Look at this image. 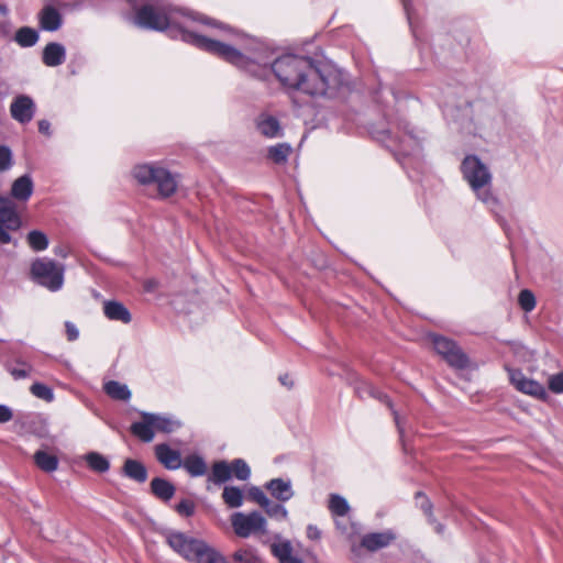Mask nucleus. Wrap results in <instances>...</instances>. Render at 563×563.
Here are the masks:
<instances>
[{
  "instance_id": "nucleus-1",
  "label": "nucleus",
  "mask_w": 563,
  "mask_h": 563,
  "mask_svg": "<svg viewBox=\"0 0 563 563\" xmlns=\"http://www.w3.org/2000/svg\"><path fill=\"white\" fill-rule=\"evenodd\" d=\"M134 22L143 29L167 31L170 37L211 53L256 78L274 75L287 91L333 96L344 81L343 73L332 65H317L310 57L295 54L275 57L274 51L255 38L164 2L142 5Z\"/></svg>"
},
{
  "instance_id": "nucleus-2",
  "label": "nucleus",
  "mask_w": 563,
  "mask_h": 563,
  "mask_svg": "<svg viewBox=\"0 0 563 563\" xmlns=\"http://www.w3.org/2000/svg\"><path fill=\"white\" fill-rule=\"evenodd\" d=\"M167 543L185 560L194 563H229L227 558L206 541L183 532H170Z\"/></svg>"
},
{
  "instance_id": "nucleus-3",
  "label": "nucleus",
  "mask_w": 563,
  "mask_h": 563,
  "mask_svg": "<svg viewBox=\"0 0 563 563\" xmlns=\"http://www.w3.org/2000/svg\"><path fill=\"white\" fill-rule=\"evenodd\" d=\"M461 170L478 200L495 210L498 200L490 190L492 174L488 167L476 155H467L462 162Z\"/></svg>"
},
{
  "instance_id": "nucleus-4",
  "label": "nucleus",
  "mask_w": 563,
  "mask_h": 563,
  "mask_svg": "<svg viewBox=\"0 0 563 563\" xmlns=\"http://www.w3.org/2000/svg\"><path fill=\"white\" fill-rule=\"evenodd\" d=\"M133 177L144 186L155 185L161 198H168L175 194L178 181L176 176L164 167L155 164H141L133 168Z\"/></svg>"
},
{
  "instance_id": "nucleus-5",
  "label": "nucleus",
  "mask_w": 563,
  "mask_h": 563,
  "mask_svg": "<svg viewBox=\"0 0 563 563\" xmlns=\"http://www.w3.org/2000/svg\"><path fill=\"white\" fill-rule=\"evenodd\" d=\"M141 417V421L132 423L131 432L143 442L153 441L155 431L172 433L181 426L180 421L172 416L142 412Z\"/></svg>"
},
{
  "instance_id": "nucleus-6",
  "label": "nucleus",
  "mask_w": 563,
  "mask_h": 563,
  "mask_svg": "<svg viewBox=\"0 0 563 563\" xmlns=\"http://www.w3.org/2000/svg\"><path fill=\"white\" fill-rule=\"evenodd\" d=\"M64 266L49 258H37L32 263L33 279L51 291H57L64 284Z\"/></svg>"
},
{
  "instance_id": "nucleus-7",
  "label": "nucleus",
  "mask_w": 563,
  "mask_h": 563,
  "mask_svg": "<svg viewBox=\"0 0 563 563\" xmlns=\"http://www.w3.org/2000/svg\"><path fill=\"white\" fill-rule=\"evenodd\" d=\"M231 525L234 533L240 538H249L252 534H265L267 532V521L258 511L249 514L234 512L231 516Z\"/></svg>"
},
{
  "instance_id": "nucleus-8",
  "label": "nucleus",
  "mask_w": 563,
  "mask_h": 563,
  "mask_svg": "<svg viewBox=\"0 0 563 563\" xmlns=\"http://www.w3.org/2000/svg\"><path fill=\"white\" fill-rule=\"evenodd\" d=\"M432 344L434 350L442 355L451 366L460 369L468 366V357L454 341L441 335H433Z\"/></svg>"
},
{
  "instance_id": "nucleus-9",
  "label": "nucleus",
  "mask_w": 563,
  "mask_h": 563,
  "mask_svg": "<svg viewBox=\"0 0 563 563\" xmlns=\"http://www.w3.org/2000/svg\"><path fill=\"white\" fill-rule=\"evenodd\" d=\"M509 379L511 384L521 393L545 399L548 394L543 385L527 378L521 371L508 368Z\"/></svg>"
},
{
  "instance_id": "nucleus-10",
  "label": "nucleus",
  "mask_w": 563,
  "mask_h": 563,
  "mask_svg": "<svg viewBox=\"0 0 563 563\" xmlns=\"http://www.w3.org/2000/svg\"><path fill=\"white\" fill-rule=\"evenodd\" d=\"M256 131L266 139H278L284 135V129L279 120L267 113H260L254 120Z\"/></svg>"
},
{
  "instance_id": "nucleus-11",
  "label": "nucleus",
  "mask_w": 563,
  "mask_h": 563,
  "mask_svg": "<svg viewBox=\"0 0 563 563\" xmlns=\"http://www.w3.org/2000/svg\"><path fill=\"white\" fill-rule=\"evenodd\" d=\"M10 112L18 122L29 123L34 117L35 103L29 96H18L10 106Z\"/></svg>"
},
{
  "instance_id": "nucleus-12",
  "label": "nucleus",
  "mask_w": 563,
  "mask_h": 563,
  "mask_svg": "<svg viewBox=\"0 0 563 563\" xmlns=\"http://www.w3.org/2000/svg\"><path fill=\"white\" fill-rule=\"evenodd\" d=\"M38 25L41 30L55 32L63 25V16L60 12L53 5H44L37 14Z\"/></svg>"
},
{
  "instance_id": "nucleus-13",
  "label": "nucleus",
  "mask_w": 563,
  "mask_h": 563,
  "mask_svg": "<svg viewBox=\"0 0 563 563\" xmlns=\"http://www.w3.org/2000/svg\"><path fill=\"white\" fill-rule=\"evenodd\" d=\"M396 539V534L393 530H385L382 532H373L365 534L362 540L361 544L366 550L374 552L379 549L386 548L389 544H391Z\"/></svg>"
},
{
  "instance_id": "nucleus-14",
  "label": "nucleus",
  "mask_w": 563,
  "mask_h": 563,
  "mask_svg": "<svg viewBox=\"0 0 563 563\" xmlns=\"http://www.w3.org/2000/svg\"><path fill=\"white\" fill-rule=\"evenodd\" d=\"M0 221L9 230H18L21 227V218L16 211L15 202L10 198L0 197Z\"/></svg>"
},
{
  "instance_id": "nucleus-15",
  "label": "nucleus",
  "mask_w": 563,
  "mask_h": 563,
  "mask_svg": "<svg viewBox=\"0 0 563 563\" xmlns=\"http://www.w3.org/2000/svg\"><path fill=\"white\" fill-rule=\"evenodd\" d=\"M155 456L167 470H178L183 463L180 452L165 443L155 446Z\"/></svg>"
},
{
  "instance_id": "nucleus-16",
  "label": "nucleus",
  "mask_w": 563,
  "mask_h": 563,
  "mask_svg": "<svg viewBox=\"0 0 563 563\" xmlns=\"http://www.w3.org/2000/svg\"><path fill=\"white\" fill-rule=\"evenodd\" d=\"M33 191H34V184H33L32 177L30 175L25 174V175L18 177L13 181V184L11 186L10 195H11V198H13L18 201L26 202L31 198Z\"/></svg>"
},
{
  "instance_id": "nucleus-17",
  "label": "nucleus",
  "mask_w": 563,
  "mask_h": 563,
  "mask_svg": "<svg viewBox=\"0 0 563 563\" xmlns=\"http://www.w3.org/2000/svg\"><path fill=\"white\" fill-rule=\"evenodd\" d=\"M103 313L111 321H120L128 324L132 320L129 309L122 302L115 300L103 302Z\"/></svg>"
},
{
  "instance_id": "nucleus-18",
  "label": "nucleus",
  "mask_w": 563,
  "mask_h": 563,
  "mask_svg": "<svg viewBox=\"0 0 563 563\" xmlns=\"http://www.w3.org/2000/svg\"><path fill=\"white\" fill-rule=\"evenodd\" d=\"M66 59V49L60 43H48L42 54L43 63L48 67L62 65Z\"/></svg>"
},
{
  "instance_id": "nucleus-19",
  "label": "nucleus",
  "mask_w": 563,
  "mask_h": 563,
  "mask_svg": "<svg viewBox=\"0 0 563 563\" xmlns=\"http://www.w3.org/2000/svg\"><path fill=\"white\" fill-rule=\"evenodd\" d=\"M267 490L275 497L277 500L284 503L292 498L294 490L291 488V483L289 479L285 481L283 478H274L271 479L266 484Z\"/></svg>"
},
{
  "instance_id": "nucleus-20",
  "label": "nucleus",
  "mask_w": 563,
  "mask_h": 563,
  "mask_svg": "<svg viewBox=\"0 0 563 563\" xmlns=\"http://www.w3.org/2000/svg\"><path fill=\"white\" fill-rule=\"evenodd\" d=\"M123 475L137 483H144L147 479V470L140 461L128 459L122 468Z\"/></svg>"
},
{
  "instance_id": "nucleus-21",
  "label": "nucleus",
  "mask_w": 563,
  "mask_h": 563,
  "mask_svg": "<svg viewBox=\"0 0 563 563\" xmlns=\"http://www.w3.org/2000/svg\"><path fill=\"white\" fill-rule=\"evenodd\" d=\"M175 486L167 479L155 477L151 482L152 494L163 501L170 500L175 494Z\"/></svg>"
},
{
  "instance_id": "nucleus-22",
  "label": "nucleus",
  "mask_w": 563,
  "mask_h": 563,
  "mask_svg": "<svg viewBox=\"0 0 563 563\" xmlns=\"http://www.w3.org/2000/svg\"><path fill=\"white\" fill-rule=\"evenodd\" d=\"M38 40V32L30 26H22L14 34V42L22 48L33 47Z\"/></svg>"
},
{
  "instance_id": "nucleus-23",
  "label": "nucleus",
  "mask_w": 563,
  "mask_h": 563,
  "mask_svg": "<svg viewBox=\"0 0 563 563\" xmlns=\"http://www.w3.org/2000/svg\"><path fill=\"white\" fill-rule=\"evenodd\" d=\"M292 148L288 143H278L267 148V158L275 164H285Z\"/></svg>"
},
{
  "instance_id": "nucleus-24",
  "label": "nucleus",
  "mask_w": 563,
  "mask_h": 563,
  "mask_svg": "<svg viewBox=\"0 0 563 563\" xmlns=\"http://www.w3.org/2000/svg\"><path fill=\"white\" fill-rule=\"evenodd\" d=\"M103 389L106 394L115 400L126 401L131 398V391L125 384L117 380H109L104 384Z\"/></svg>"
},
{
  "instance_id": "nucleus-25",
  "label": "nucleus",
  "mask_w": 563,
  "mask_h": 563,
  "mask_svg": "<svg viewBox=\"0 0 563 563\" xmlns=\"http://www.w3.org/2000/svg\"><path fill=\"white\" fill-rule=\"evenodd\" d=\"M181 465L194 477L202 476L207 472L205 460L197 454L186 456Z\"/></svg>"
},
{
  "instance_id": "nucleus-26",
  "label": "nucleus",
  "mask_w": 563,
  "mask_h": 563,
  "mask_svg": "<svg viewBox=\"0 0 563 563\" xmlns=\"http://www.w3.org/2000/svg\"><path fill=\"white\" fill-rule=\"evenodd\" d=\"M232 477L230 464L225 461L213 463L209 481L216 485L225 483Z\"/></svg>"
},
{
  "instance_id": "nucleus-27",
  "label": "nucleus",
  "mask_w": 563,
  "mask_h": 563,
  "mask_svg": "<svg viewBox=\"0 0 563 563\" xmlns=\"http://www.w3.org/2000/svg\"><path fill=\"white\" fill-rule=\"evenodd\" d=\"M232 560L234 563H262V559L260 558L256 549L250 545L238 549L233 553Z\"/></svg>"
},
{
  "instance_id": "nucleus-28",
  "label": "nucleus",
  "mask_w": 563,
  "mask_h": 563,
  "mask_svg": "<svg viewBox=\"0 0 563 563\" xmlns=\"http://www.w3.org/2000/svg\"><path fill=\"white\" fill-rule=\"evenodd\" d=\"M225 505L230 508H239L243 505V492L235 486H225L222 493Z\"/></svg>"
},
{
  "instance_id": "nucleus-29",
  "label": "nucleus",
  "mask_w": 563,
  "mask_h": 563,
  "mask_svg": "<svg viewBox=\"0 0 563 563\" xmlns=\"http://www.w3.org/2000/svg\"><path fill=\"white\" fill-rule=\"evenodd\" d=\"M34 461L36 465L44 472H54L57 470L58 460L55 455L49 454L45 451H37L34 454Z\"/></svg>"
},
{
  "instance_id": "nucleus-30",
  "label": "nucleus",
  "mask_w": 563,
  "mask_h": 563,
  "mask_svg": "<svg viewBox=\"0 0 563 563\" xmlns=\"http://www.w3.org/2000/svg\"><path fill=\"white\" fill-rule=\"evenodd\" d=\"M26 242L29 246L35 252L46 250L49 243L47 235L40 230L30 231L26 235Z\"/></svg>"
},
{
  "instance_id": "nucleus-31",
  "label": "nucleus",
  "mask_w": 563,
  "mask_h": 563,
  "mask_svg": "<svg viewBox=\"0 0 563 563\" xmlns=\"http://www.w3.org/2000/svg\"><path fill=\"white\" fill-rule=\"evenodd\" d=\"M329 509L332 515L343 517L349 512L350 506L344 497L338 494H331Z\"/></svg>"
},
{
  "instance_id": "nucleus-32",
  "label": "nucleus",
  "mask_w": 563,
  "mask_h": 563,
  "mask_svg": "<svg viewBox=\"0 0 563 563\" xmlns=\"http://www.w3.org/2000/svg\"><path fill=\"white\" fill-rule=\"evenodd\" d=\"M7 371L13 376L14 379H22L30 376L33 371L32 365L23 361H16L7 365Z\"/></svg>"
},
{
  "instance_id": "nucleus-33",
  "label": "nucleus",
  "mask_w": 563,
  "mask_h": 563,
  "mask_svg": "<svg viewBox=\"0 0 563 563\" xmlns=\"http://www.w3.org/2000/svg\"><path fill=\"white\" fill-rule=\"evenodd\" d=\"M357 394L360 395V397H364V395H368L373 398H376L378 400H380L382 402L386 404L391 410H393V405L388 398L387 395H385L383 391L378 390L377 388H375L374 386L367 384V383H364L362 386L357 387L356 389Z\"/></svg>"
},
{
  "instance_id": "nucleus-34",
  "label": "nucleus",
  "mask_w": 563,
  "mask_h": 563,
  "mask_svg": "<svg viewBox=\"0 0 563 563\" xmlns=\"http://www.w3.org/2000/svg\"><path fill=\"white\" fill-rule=\"evenodd\" d=\"M86 461L92 471L103 473L110 467L109 461L97 452H90L86 455Z\"/></svg>"
},
{
  "instance_id": "nucleus-35",
  "label": "nucleus",
  "mask_w": 563,
  "mask_h": 563,
  "mask_svg": "<svg viewBox=\"0 0 563 563\" xmlns=\"http://www.w3.org/2000/svg\"><path fill=\"white\" fill-rule=\"evenodd\" d=\"M262 508L265 510L267 516L271 517L272 519H275L278 521L287 519L288 511L282 504H277V503H274L271 499H268L267 505H264Z\"/></svg>"
},
{
  "instance_id": "nucleus-36",
  "label": "nucleus",
  "mask_w": 563,
  "mask_h": 563,
  "mask_svg": "<svg viewBox=\"0 0 563 563\" xmlns=\"http://www.w3.org/2000/svg\"><path fill=\"white\" fill-rule=\"evenodd\" d=\"M231 467V474L240 479V481H246L249 479L251 475V468L247 465V463L242 459H235L230 464Z\"/></svg>"
},
{
  "instance_id": "nucleus-37",
  "label": "nucleus",
  "mask_w": 563,
  "mask_h": 563,
  "mask_svg": "<svg viewBox=\"0 0 563 563\" xmlns=\"http://www.w3.org/2000/svg\"><path fill=\"white\" fill-rule=\"evenodd\" d=\"M30 391L32 393L33 396H35L36 398L38 399H42V400H45L47 402H51L54 400V393L52 390V388H49L48 386H46L45 384H42V383H34L31 387H30Z\"/></svg>"
},
{
  "instance_id": "nucleus-38",
  "label": "nucleus",
  "mask_w": 563,
  "mask_h": 563,
  "mask_svg": "<svg viewBox=\"0 0 563 563\" xmlns=\"http://www.w3.org/2000/svg\"><path fill=\"white\" fill-rule=\"evenodd\" d=\"M518 302L526 312H530L536 308V297L529 289H523L519 292Z\"/></svg>"
},
{
  "instance_id": "nucleus-39",
  "label": "nucleus",
  "mask_w": 563,
  "mask_h": 563,
  "mask_svg": "<svg viewBox=\"0 0 563 563\" xmlns=\"http://www.w3.org/2000/svg\"><path fill=\"white\" fill-rule=\"evenodd\" d=\"M271 548L272 553L279 560V563L289 558L292 552V548L288 541L273 543Z\"/></svg>"
},
{
  "instance_id": "nucleus-40",
  "label": "nucleus",
  "mask_w": 563,
  "mask_h": 563,
  "mask_svg": "<svg viewBox=\"0 0 563 563\" xmlns=\"http://www.w3.org/2000/svg\"><path fill=\"white\" fill-rule=\"evenodd\" d=\"M13 165L12 152L8 146H0V173L9 170Z\"/></svg>"
},
{
  "instance_id": "nucleus-41",
  "label": "nucleus",
  "mask_w": 563,
  "mask_h": 563,
  "mask_svg": "<svg viewBox=\"0 0 563 563\" xmlns=\"http://www.w3.org/2000/svg\"><path fill=\"white\" fill-rule=\"evenodd\" d=\"M176 511L183 517H190L194 515L196 505L192 500L183 499L177 506Z\"/></svg>"
},
{
  "instance_id": "nucleus-42",
  "label": "nucleus",
  "mask_w": 563,
  "mask_h": 563,
  "mask_svg": "<svg viewBox=\"0 0 563 563\" xmlns=\"http://www.w3.org/2000/svg\"><path fill=\"white\" fill-rule=\"evenodd\" d=\"M548 384H549V388L551 391H553L555 394H562L563 393V372L550 376Z\"/></svg>"
},
{
  "instance_id": "nucleus-43",
  "label": "nucleus",
  "mask_w": 563,
  "mask_h": 563,
  "mask_svg": "<svg viewBox=\"0 0 563 563\" xmlns=\"http://www.w3.org/2000/svg\"><path fill=\"white\" fill-rule=\"evenodd\" d=\"M250 497L261 507L267 505V500L269 499L258 487H253L250 489Z\"/></svg>"
},
{
  "instance_id": "nucleus-44",
  "label": "nucleus",
  "mask_w": 563,
  "mask_h": 563,
  "mask_svg": "<svg viewBox=\"0 0 563 563\" xmlns=\"http://www.w3.org/2000/svg\"><path fill=\"white\" fill-rule=\"evenodd\" d=\"M402 151L407 153V147H412V150H419V142L416 136L412 135L411 132H408L401 140Z\"/></svg>"
},
{
  "instance_id": "nucleus-45",
  "label": "nucleus",
  "mask_w": 563,
  "mask_h": 563,
  "mask_svg": "<svg viewBox=\"0 0 563 563\" xmlns=\"http://www.w3.org/2000/svg\"><path fill=\"white\" fill-rule=\"evenodd\" d=\"M416 498H417V501L420 504V507L423 510V512L431 520V517H432L431 508H432V506H431L429 499L422 493H417Z\"/></svg>"
},
{
  "instance_id": "nucleus-46",
  "label": "nucleus",
  "mask_w": 563,
  "mask_h": 563,
  "mask_svg": "<svg viewBox=\"0 0 563 563\" xmlns=\"http://www.w3.org/2000/svg\"><path fill=\"white\" fill-rule=\"evenodd\" d=\"M65 329H66V334H67V338L69 341H75L78 339L79 331L74 323H71L70 321H66Z\"/></svg>"
},
{
  "instance_id": "nucleus-47",
  "label": "nucleus",
  "mask_w": 563,
  "mask_h": 563,
  "mask_svg": "<svg viewBox=\"0 0 563 563\" xmlns=\"http://www.w3.org/2000/svg\"><path fill=\"white\" fill-rule=\"evenodd\" d=\"M12 417V410L8 406L0 404V423L10 421Z\"/></svg>"
},
{
  "instance_id": "nucleus-48",
  "label": "nucleus",
  "mask_w": 563,
  "mask_h": 563,
  "mask_svg": "<svg viewBox=\"0 0 563 563\" xmlns=\"http://www.w3.org/2000/svg\"><path fill=\"white\" fill-rule=\"evenodd\" d=\"M9 231L10 230L5 228V224L0 221V243L8 244L11 242V235Z\"/></svg>"
},
{
  "instance_id": "nucleus-49",
  "label": "nucleus",
  "mask_w": 563,
  "mask_h": 563,
  "mask_svg": "<svg viewBox=\"0 0 563 563\" xmlns=\"http://www.w3.org/2000/svg\"><path fill=\"white\" fill-rule=\"evenodd\" d=\"M401 1H402V4H404V9H405V11H406V14H407L408 22H409L410 27H411V30H412V33H413V35L416 36V30H415V27H413V22H412L413 16H412V12H411V8H410V3H409V1H408V0H401Z\"/></svg>"
},
{
  "instance_id": "nucleus-50",
  "label": "nucleus",
  "mask_w": 563,
  "mask_h": 563,
  "mask_svg": "<svg viewBox=\"0 0 563 563\" xmlns=\"http://www.w3.org/2000/svg\"><path fill=\"white\" fill-rule=\"evenodd\" d=\"M320 536H321V532L316 526L309 525L307 527V537L309 539L318 540L320 538Z\"/></svg>"
},
{
  "instance_id": "nucleus-51",
  "label": "nucleus",
  "mask_w": 563,
  "mask_h": 563,
  "mask_svg": "<svg viewBox=\"0 0 563 563\" xmlns=\"http://www.w3.org/2000/svg\"><path fill=\"white\" fill-rule=\"evenodd\" d=\"M38 131L47 136L51 135V123L47 120L38 121Z\"/></svg>"
},
{
  "instance_id": "nucleus-52",
  "label": "nucleus",
  "mask_w": 563,
  "mask_h": 563,
  "mask_svg": "<svg viewBox=\"0 0 563 563\" xmlns=\"http://www.w3.org/2000/svg\"><path fill=\"white\" fill-rule=\"evenodd\" d=\"M393 415H394V419H395V422L397 424V428H398L399 432L402 433V428H401V424H400L398 412L393 410Z\"/></svg>"
},
{
  "instance_id": "nucleus-53",
  "label": "nucleus",
  "mask_w": 563,
  "mask_h": 563,
  "mask_svg": "<svg viewBox=\"0 0 563 563\" xmlns=\"http://www.w3.org/2000/svg\"><path fill=\"white\" fill-rule=\"evenodd\" d=\"M279 380L283 385H286V386H291L292 384L291 383H288V375H285V376H280L279 377Z\"/></svg>"
},
{
  "instance_id": "nucleus-54",
  "label": "nucleus",
  "mask_w": 563,
  "mask_h": 563,
  "mask_svg": "<svg viewBox=\"0 0 563 563\" xmlns=\"http://www.w3.org/2000/svg\"><path fill=\"white\" fill-rule=\"evenodd\" d=\"M55 254L64 258L67 256V253L62 249H56Z\"/></svg>"
},
{
  "instance_id": "nucleus-55",
  "label": "nucleus",
  "mask_w": 563,
  "mask_h": 563,
  "mask_svg": "<svg viewBox=\"0 0 563 563\" xmlns=\"http://www.w3.org/2000/svg\"><path fill=\"white\" fill-rule=\"evenodd\" d=\"M0 13H1L2 15L8 14V8H7V5H5V4H0Z\"/></svg>"
},
{
  "instance_id": "nucleus-56",
  "label": "nucleus",
  "mask_w": 563,
  "mask_h": 563,
  "mask_svg": "<svg viewBox=\"0 0 563 563\" xmlns=\"http://www.w3.org/2000/svg\"><path fill=\"white\" fill-rule=\"evenodd\" d=\"M435 529H437V531H438L439 533H440V532H442V526H441V525H437Z\"/></svg>"
},
{
  "instance_id": "nucleus-57",
  "label": "nucleus",
  "mask_w": 563,
  "mask_h": 563,
  "mask_svg": "<svg viewBox=\"0 0 563 563\" xmlns=\"http://www.w3.org/2000/svg\"><path fill=\"white\" fill-rule=\"evenodd\" d=\"M482 563H485V562H482Z\"/></svg>"
}]
</instances>
